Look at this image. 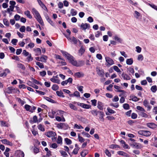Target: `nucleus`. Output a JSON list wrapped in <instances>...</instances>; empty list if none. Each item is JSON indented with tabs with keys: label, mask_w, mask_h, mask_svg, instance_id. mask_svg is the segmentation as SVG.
<instances>
[{
	"label": "nucleus",
	"mask_w": 157,
	"mask_h": 157,
	"mask_svg": "<svg viewBox=\"0 0 157 157\" xmlns=\"http://www.w3.org/2000/svg\"><path fill=\"white\" fill-rule=\"evenodd\" d=\"M32 11L33 13L35 15L36 19L39 23L41 24L43 23V21L42 20V18L39 13L36 10L35 8H33L32 9Z\"/></svg>",
	"instance_id": "1"
},
{
	"label": "nucleus",
	"mask_w": 157,
	"mask_h": 157,
	"mask_svg": "<svg viewBox=\"0 0 157 157\" xmlns=\"http://www.w3.org/2000/svg\"><path fill=\"white\" fill-rule=\"evenodd\" d=\"M105 61L106 62V66L107 67H109L113 64L114 62L113 60L109 57H105Z\"/></svg>",
	"instance_id": "2"
},
{
	"label": "nucleus",
	"mask_w": 157,
	"mask_h": 157,
	"mask_svg": "<svg viewBox=\"0 0 157 157\" xmlns=\"http://www.w3.org/2000/svg\"><path fill=\"white\" fill-rule=\"evenodd\" d=\"M68 60L72 65L77 67L80 66V65L78 64V63L76 60H75L74 58L72 56L69 57Z\"/></svg>",
	"instance_id": "3"
},
{
	"label": "nucleus",
	"mask_w": 157,
	"mask_h": 157,
	"mask_svg": "<svg viewBox=\"0 0 157 157\" xmlns=\"http://www.w3.org/2000/svg\"><path fill=\"white\" fill-rule=\"evenodd\" d=\"M64 35L69 41L73 42L74 44H77L78 40L76 39L75 37L72 36V37H70L69 36H67L66 35L64 34Z\"/></svg>",
	"instance_id": "4"
},
{
	"label": "nucleus",
	"mask_w": 157,
	"mask_h": 157,
	"mask_svg": "<svg viewBox=\"0 0 157 157\" xmlns=\"http://www.w3.org/2000/svg\"><path fill=\"white\" fill-rule=\"evenodd\" d=\"M96 69V71L98 74L100 76L102 77L104 76V70L102 69L100 70V69L98 67H97Z\"/></svg>",
	"instance_id": "5"
},
{
	"label": "nucleus",
	"mask_w": 157,
	"mask_h": 157,
	"mask_svg": "<svg viewBox=\"0 0 157 157\" xmlns=\"http://www.w3.org/2000/svg\"><path fill=\"white\" fill-rule=\"evenodd\" d=\"M45 135H46L48 137H51L55 136L56 135V134L54 132L52 131H50L46 133L45 134Z\"/></svg>",
	"instance_id": "6"
},
{
	"label": "nucleus",
	"mask_w": 157,
	"mask_h": 157,
	"mask_svg": "<svg viewBox=\"0 0 157 157\" xmlns=\"http://www.w3.org/2000/svg\"><path fill=\"white\" fill-rule=\"evenodd\" d=\"M147 125L148 127L151 128H157V125L153 123H147Z\"/></svg>",
	"instance_id": "7"
},
{
	"label": "nucleus",
	"mask_w": 157,
	"mask_h": 157,
	"mask_svg": "<svg viewBox=\"0 0 157 157\" xmlns=\"http://www.w3.org/2000/svg\"><path fill=\"white\" fill-rule=\"evenodd\" d=\"M131 146L134 148L140 149L141 148V146L139 145V144L136 142H133L132 144H130Z\"/></svg>",
	"instance_id": "8"
},
{
	"label": "nucleus",
	"mask_w": 157,
	"mask_h": 157,
	"mask_svg": "<svg viewBox=\"0 0 157 157\" xmlns=\"http://www.w3.org/2000/svg\"><path fill=\"white\" fill-rule=\"evenodd\" d=\"M99 119L100 121L103 122L104 121V113L102 111H100L99 113Z\"/></svg>",
	"instance_id": "9"
},
{
	"label": "nucleus",
	"mask_w": 157,
	"mask_h": 157,
	"mask_svg": "<svg viewBox=\"0 0 157 157\" xmlns=\"http://www.w3.org/2000/svg\"><path fill=\"white\" fill-rule=\"evenodd\" d=\"M85 51V48L82 46H81L78 50V54L79 55L81 56L84 53Z\"/></svg>",
	"instance_id": "10"
},
{
	"label": "nucleus",
	"mask_w": 157,
	"mask_h": 157,
	"mask_svg": "<svg viewBox=\"0 0 157 157\" xmlns=\"http://www.w3.org/2000/svg\"><path fill=\"white\" fill-rule=\"evenodd\" d=\"M121 76L124 80H129L131 79L129 76L126 74H124V72L122 74Z\"/></svg>",
	"instance_id": "11"
},
{
	"label": "nucleus",
	"mask_w": 157,
	"mask_h": 157,
	"mask_svg": "<svg viewBox=\"0 0 157 157\" xmlns=\"http://www.w3.org/2000/svg\"><path fill=\"white\" fill-rule=\"evenodd\" d=\"M34 51L36 52V56H38L41 55V51L40 48H37L34 49Z\"/></svg>",
	"instance_id": "12"
},
{
	"label": "nucleus",
	"mask_w": 157,
	"mask_h": 157,
	"mask_svg": "<svg viewBox=\"0 0 157 157\" xmlns=\"http://www.w3.org/2000/svg\"><path fill=\"white\" fill-rule=\"evenodd\" d=\"M47 59L48 57L47 56L43 55L40 57V61L46 63Z\"/></svg>",
	"instance_id": "13"
},
{
	"label": "nucleus",
	"mask_w": 157,
	"mask_h": 157,
	"mask_svg": "<svg viewBox=\"0 0 157 157\" xmlns=\"http://www.w3.org/2000/svg\"><path fill=\"white\" fill-rule=\"evenodd\" d=\"M117 154L119 155L124 156L126 157H129V155L128 154H127L126 153L123 151H118L117 152Z\"/></svg>",
	"instance_id": "14"
},
{
	"label": "nucleus",
	"mask_w": 157,
	"mask_h": 157,
	"mask_svg": "<svg viewBox=\"0 0 157 157\" xmlns=\"http://www.w3.org/2000/svg\"><path fill=\"white\" fill-rule=\"evenodd\" d=\"M100 111H98L97 110H94L91 111L90 112L93 116H97L99 114Z\"/></svg>",
	"instance_id": "15"
},
{
	"label": "nucleus",
	"mask_w": 157,
	"mask_h": 157,
	"mask_svg": "<svg viewBox=\"0 0 157 157\" xmlns=\"http://www.w3.org/2000/svg\"><path fill=\"white\" fill-rule=\"evenodd\" d=\"M143 132V135L146 136H149L151 134V132L150 131H148L144 130V132Z\"/></svg>",
	"instance_id": "16"
},
{
	"label": "nucleus",
	"mask_w": 157,
	"mask_h": 157,
	"mask_svg": "<svg viewBox=\"0 0 157 157\" xmlns=\"http://www.w3.org/2000/svg\"><path fill=\"white\" fill-rule=\"evenodd\" d=\"M80 106L86 109H89L90 106L88 105L81 103L80 104Z\"/></svg>",
	"instance_id": "17"
},
{
	"label": "nucleus",
	"mask_w": 157,
	"mask_h": 157,
	"mask_svg": "<svg viewBox=\"0 0 157 157\" xmlns=\"http://www.w3.org/2000/svg\"><path fill=\"white\" fill-rule=\"evenodd\" d=\"M61 52L62 53V54H63V56H65L67 59H68L69 57L71 56V55L67 53V52H64L63 51H61Z\"/></svg>",
	"instance_id": "18"
},
{
	"label": "nucleus",
	"mask_w": 157,
	"mask_h": 157,
	"mask_svg": "<svg viewBox=\"0 0 157 157\" xmlns=\"http://www.w3.org/2000/svg\"><path fill=\"white\" fill-rule=\"evenodd\" d=\"M75 75L78 78L82 77L84 75V74L81 72H77L75 74Z\"/></svg>",
	"instance_id": "19"
},
{
	"label": "nucleus",
	"mask_w": 157,
	"mask_h": 157,
	"mask_svg": "<svg viewBox=\"0 0 157 157\" xmlns=\"http://www.w3.org/2000/svg\"><path fill=\"white\" fill-rule=\"evenodd\" d=\"M18 157H24V152L21 151H17V152Z\"/></svg>",
	"instance_id": "20"
},
{
	"label": "nucleus",
	"mask_w": 157,
	"mask_h": 157,
	"mask_svg": "<svg viewBox=\"0 0 157 157\" xmlns=\"http://www.w3.org/2000/svg\"><path fill=\"white\" fill-rule=\"evenodd\" d=\"M81 27L82 28L84 29H86L88 27H90V25L87 23H82L81 26Z\"/></svg>",
	"instance_id": "21"
},
{
	"label": "nucleus",
	"mask_w": 157,
	"mask_h": 157,
	"mask_svg": "<svg viewBox=\"0 0 157 157\" xmlns=\"http://www.w3.org/2000/svg\"><path fill=\"white\" fill-rule=\"evenodd\" d=\"M130 98L131 100L135 101H137L139 99V98H138L137 97L134 95L130 96Z\"/></svg>",
	"instance_id": "22"
},
{
	"label": "nucleus",
	"mask_w": 157,
	"mask_h": 157,
	"mask_svg": "<svg viewBox=\"0 0 157 157\" xmlns=\"http://www.w3.org/2000/svg\"><path fill=\"white\" fill-rule=\"evenodd\" d=\"M126 63L128 65H131L133 63V60L132 59L130 58L127 59Z\"/></svg>",
	"instance_id": "23"
},
{
	"label": "nucleus",
	"mask_w": 157,
	"mask_h": 157,
	"mask_svg": "<svg viewBox=\"0 0 157 157\" xmlns=\"http://www.w3.org/2000/svg\"><path fill=\"white\" fill-rule=\"evenodd\" d=\"M103 104L102 103L98 101V108L101 110L103 109Z\"/></svg>",
	"instance_id": "24"
},
{
	"label": "nucleus",
	"mask_w": 157,
	"mask_h": 157,
	"mask_svg": "<svg viewBox=\"0 0 157 157\" xmlns=\"http://www.w3.org/2000/svg\"><path fill=\"white\" fill-rule=\"evenodd\" d=\"M38 2L40 4V5L44 9L45 8V10L48 11V10L46 7L44 5V4L42 3V2L40 0H37Z\"/></svg>",
	"instance_id": "25"
},
{
	"label": "nucleus",
	"mask_w": 157,
	"mask_h": 157,
	"mask_svg": "<svg viewBox=\"0 0 157 157\" xmlns=\"http://www.w3.org/2000/svg\"><path fill=\"white\" fill-rule=\"evenodd\" d=\"M56 93L57 94L59 97L63 98L65 97L63 95V93L62 91H56Z\"/></svg>",
	"instance_id": "26"
},
{
	"label": "nucleus",
	"mask_w": 157,
	"mask_h": 157,
	"mask_svg": "<svg viewBox=\"0 0 157 157\" xmlns=\"http://www.w3.org/2000/svg\"><path fill=\"white\" fill-rule=\"evenodd\" d=\"M50 80L53 82L56 83H60V80L59 79H56L55 78H51Z\"/></svg>",
	"instance_id": "27"
},
{
	"label": "nucleus",
	"mask_w": 157,
	"mask_h": 157,
	"mask_svg": "<svg viewBox=\"0 0 157 157\" xmlns=\"http://www.w3.org/2000/svg\"><path fill=\"white\" fill-rule=\"evenodd\" d=\"M17 67L19 68H21L23 70H25V67L24 65L21 63L18 64Z\"/></svg>",
	"instance_id": "28"
},
{
	"label": "nucleus",
	"mask_w": 157,
	"mask_h": 157,
	"mask_svg": "<svg viewBox=\"0 0 157 157\" xmlns=\"http://www.w3.org/2000/svg\"><path fill=\"white\" fill-rule=\"evenodd\" d=\"M25 14L29 18H32V16L30 14L29 11L27 10L25 12Z\"/></svg>",
	"instance_id": "29"
},
{
	"label": "nucleus",
	"mask_w": 157,
	"mask_h": 157,
	"mask_svg": "<svg viewBox=\"0 0 157 157\" xmlns=\"http://www.w3.org/2000/svg\"><path fill=\"white\" fill-rule=\"evenodd\" d=\"M14 90H15L14 88H13L11 87H9L8 88V93L10 94L13 92Z\"/></svg>",
	"instance_id": "30"
},
{
	"label": "nucleus",
	"mask_w": 157,
	"mask_h": 157,
	"mask_svg": "<svg viewBox=\"0 0 157 157\" xmlns=\"http://www.w3.org/2000/svg\"><path fill=\"white\" fill-rule=\"evenodd\" d=\"M36 64L38 65L40 68H44V66L43 64L41 63L40 62H36Z\"/></svg>",
	"instance_id": "31"
},
{
	"label": "nucleus",
	"mask_w": 157,
	"mask_h": 157,
	"mask_svg": "<svg viewBox=\"0 0 157 157\" xmlns=\"http://www.w3.org/2000/svg\"><path fill=\"white\" fill-rule=\"evenodd\" d=\"M64 125V123H60V124H58L57 125V127L59 128L62 129L63 128Z\"/></svg>",
	"instance_id": "32"
},
{
	"label": "nucleus",
	"mask_w": 157,
	"mask_h": 157,
	"mask_svg": "<svg viewBox=\"0 0 157 157\" xmlns=\"http://www.w3.org/2000/svg\"><path fill=\"white\" fill-rule=\"evenodd\" d=\"M113 68L114 70L116 71L117 72L120 73V74L121 73V71H120V69L119 68L116 66H114L113 67Z\"/></svg>",
	"instance_id": "33"
},
{
	"label": "nucleus",
	"mask_w": 157,
	"mask_h": 157,
	"mask_svg": "<svg viewBox=\"0 0 157 157\" xmlns=\"http://www.w3.org/2000/svg\"><path fill=\"white\" fill-rule=\"evenodd\" d=\"M31 107V106L30 105H25V109L27 110V111H29L31 112H33V111H31V110H30V108Z\"/></svg>",
	"instance_id": "34"
},
{
	"label": "nucleus",
	"mask_w": 157,
	"mask_h": 157,
	"mask_svg": "<svg viewBox=\"0 0 157 157\" xmlns=\"http://www.w3.org/2000/svg\"><path fill=\"white\" fill-rule=\"evenodd\" d=\"M69 106L71 109H73V110H77V108L76 107V106H75L74 105L72 104H71V103L69 104Z\"/></svg>",
	"instance_id": "35"
},
{
	"label": "nucleus",
	"mask_w": 157,
	"mask_h": 157,
	"mask_svg": "<svg viewBox=\"0 0 157 157\" xmlns=\"http://www.w3.org/2000/svg\"><path fill=\"white\" fill-rule=\"evenodd\" d=\"M79 149V147L75 148L74 149L72 153L75 155L77 154L78 153V151Z\"/></svg>",
	"instance_id": "36"
},
{
	"label": "nucleus",
	"mask_w": 157,
	"mask_h": 157,
	"mask_svg": "<svg viewBox=\"0 0 157 157\" xmlns=\"http://www.w3.org/2000/svg\"><path fill=\"white\" fill-rule=\"evenodd\" d=\"M78 139L79 142L81 143L83 142L85 140L81 136H80V135L79 134L78 135Z\"/></svg>",
	"instance_id": "37"
},
{
	"label": "nucleus",
	"mask_w": 157,
	"mask_h": 157,
	"mask_svg": "<svg viewBox=\"0 0 157 157\" xmlns=\"http://www.w3.org/2000/svg\"><path fill=\"white\" fill-rule=\"evenodd\" d=\"M151 91L153 92H155L157 90V87L156 86H152L151 89Z\"/></svg>",
	"instance_id": "38"
},
{
	"label": "nucleus",
	"mask_w": 157,
	"mask_h": 157,
	"mask_svg": "<svg viewBox=\"0 0 157 157\" xmlns=\"http://www.w3.org/2000/svg\"><path fill=\"white\" fill-rule=\"evenodd\" d=\"M65 141L67 144H70L72 143L71 141L67 138L65 139Z\"/></svg>",
	"instance_id": "39"
},
{
	"label": "nucleus",
	"mask_w": 157,
	"mask_h": 157,
	"mask_svg": "<svg viewBox=\"0 0 157 157\" xmlns=\"http://www.w3.org/2000/svg\"><path fill=\"white\" fill-rule=\"evenodd\" d=\"M58 86L56 84L53 85L52 87V89L54 90H56L58 89Z\"/></svg>",
	"instance_id": "40"
},
{
	"label": "nucleus",
	"mask_w": 157,
	"mask_h": 157,
	"mask_svg": "<svg viewBox=\"0 0 157 157\" xmlns=\"http://www.w3.org/2000/svg\"><path fill=\"white\" fill-rule=\"evenodd\" d=\"M0 122H1V126L6 127L8 126V124H6V121H1Z\"/></svg>",
	"instance_id": "41"
},
{
	"label": "nucleus",
	"mask_w": 157,
	"mask_h": 157,
	"mask_svg": "<svg viewBox=\"0 0 157 157\" xmlns=\"http://www.w3.org/2000/svg\"><path fill=\"white\" fill-rule=\"evenodd\" d=\"M27 59L28 60V62L31 61L33 60V58L31 56V54H29V55L28 56L27 58Z\"/></svg>",
	"instance_id": "42"
},
{
	"label": "nucleus",
	"mask_w": 157,
	"mask_h": 157,
	"mask_svg": "<svg viewBox=\"0 0 157 157\" xmlns=\"http://www.w3.org/2000/svg\"><path fill=\"white\" fill-rule=\"evenodd\" d=\"M114 39L120 43H121L122 41L121 39L116 36L114 37Z\"/></svg>",
	"instance_id": "43"
},
{
	"label": "nucleus",
	"mask_w": 157,
	"mask_h": 157,
	"mask_svg": "<svg viewBox=\"0 0 157 157\" xmlns=\"http://www.w3.org/2000/svg\"><path fill=\"white\" fill-rule=\"evenodd\" d=\"M57 143L58 144H61L62 143V138L61 137L59 136L57 140Z\"/></svg>",
	"instance_id": "44"
},
{
	"label": "nucleus",
	"mask_w": 157,
	"mask_h": 157,
	"mask_svg": "<svg viewBox=\"0 0 157 157\" xmlns=\"http://www.w3.org/2000/svg\"><path fill=\"white\" fill-rule=\"evenodd\" d=\"M136 108L138 110H139L141 111H142V112H145V109L144 108H143L142 107H141L140 106H137L136 107Z\"/></svg>",
	"instance_id": "45"
},
{
	"label": "nucleus",
	"mask_w": 157,
	"mask_h": 157,
	"mask_svg": "<svg viewBox=\"0 0 157 157\" xmlns=\"http://www.w3.org/2000/svg\"><path fill=\"white\" fill-rule=\"evenodd\" d=\"M110 105L113 106L115 108H117L119 106V105L117 103H116L115 104H114L113 103H112L110 104Z\"/></svg>",
	"instance_id": "46"
},
{
	"label": "nucleus",
	"mask_w": 157,
	"mask_h": 157,
	"mask_svg": "<svg viewBox=\"0 0 157 157\" xmlns=\"http://www.w3.org/2000/svg\"><path fill=\"white\" fill-rule=\"evenodd\" d=\"M74 128H76L78 129H80L81 128L83 129V127L80 125H78L77 124H75L74 125Z\"/></svg>",
	"instance_id": "47"
},
{
	"label": "nucleus",
	"mask_w": 157,
	"mask_h": 157,
	"mask_svg": "<svg viewBox=\"0 0 157 157\" xmlns=\"http://www.w3.org/2000/svg\"><path fill=\"white\" fill-rule=\"evenodd\" d=\"M22 54L26 56H28L29 54V53L28 52H27L26 50H23L22 52Z\"/></svg>",
	"instance_id": "48"
},
{
	"label": "nucleus",
	"mask_w": 157,
	"mask_h": 157,
	"mask_svg": "<svg viewBox=\"0 0 157 157\" xmlns=\"http://www.w3.org/2000/svg\"><path fill=\"white\" fill-rule=\"evenodd\" d=\"M123 107L125 109H128L129 107V105L127 103L124 104Z\"/></svg>",
	"instance_id": "49"
},
{
	"label": "nucleus",
	"mask_w": 157,
	"mask_h": 157,
	"mask_svg": "<svg viewBox=\"0 0 157 157\" xmlns=\"http://www.w3.org/2000/svg\"><path fill=\"white\" fill-rule=\"evenodd\" d=\"M77 13V12L76 11H75L74 9H72L71 10V13L72 16H74L76 15Z\"/></svg>",
	"instance_id": "50"
},
{
	"label": "nucleus",
	"mask_w": 157,
	"mask_h": 157,
	"mask_svg": "<svg viewBox=\"0 0 157 157\" xmlns=\"http://www.w3.org/2000/svg\"><path fill=\"white\" fill-rule=\"evenodd\" d=\"M38 128L42 131H44L45 129L41 124H39L38 126Z\"/></svg>",
	"instance_id": "51"
},
{
	"label": "nucleus",
	"mask_w": 157,
	"mask_h": 157,
	"mask_svg": "<svg viewBox=\"0 0 157 157\" xmlns=\"http://www.w3.org/2000/svg\"><path fill=\"white\" fill-rule=\"evenodd\" d=\"M105 153L109 157H110L111 154L108 150L106 149L105 150Z\"/></svg>",
	"instance_id": "52"
},
{
	"label": "nucleus",
	"mask_w": 157,
	"mask_h": 157,
	"mask_svg": "<svg viewBox=\"0 0 157 157\" xmlns=\"http://www.w3.org/2000/svg\"><path fill=\"white\" fill-rule=\"evenodd\" d=\"M2 142L4 144H9L10 143V141L7 140L6 139H4L2 140Z\"/></svg>",
	"instance_id": "53"
},
{
	"label": "nucleus",
	"mask_w": 157,
	"mask_h": 157,
	"mask_svg": "<svg viewBox=\"0 0 157 157\" xmlns=\"http://www.w3.org/2000/svg\"><path fill=\"white\" fill-rule=\"evenodd\" d=\"M3 21L4 23V24L7 26H9V23L8 21L6 19H4L3 20Z\"/></svg>",
	"instance_id": "54"
},
{
	"label": "nucleus",
	"mask_w": 157,
	"mask_h": 157,
	"mask_svg": "<svg viewBox=\"0 0 157 157\" xmlns=\"http://www.w3.org/2000/svg\"><path fill=\"white\" fill-rule=\"evenodd\" d=\"M106 118L109 121H111L115 120L114 117L111 116H108L106 117Z\"/></svg>",
	"instance_id": "55"
},
{
	"label": "nucleus",
	"mask_w": 157,
	"mask_h": 157,
	"mask_svg": "<svg viewBox=\"0 0 157 157\" xmlns=\"http://www.w3.org/2000/svg\"><path fill=\"white\" fill-rule=\"evenodd\" d=\"M25 30V26H22L20 29V31L21 32H24Z\"/></svg>",
	"instance_id": "56"
},
{
	"label": "nucleus",
	"mask_w": 157,
	"mask_h": 157,
	"mask_svg": "<svg viewBox=\"0 0 157 157\" xmlns=\"http://www.w3.org/2000/svg\"><path fill=\"white\" fill-rule=\"evenodd\" d=\"M87 153L86 152V151L85 150L82 151L81 153V155L83 157H85L87 154Z\"/></svg>",
	"instance_id": "57"
},
{
	"label": "nucleus",
	"mask_w": 157,
	"mask_h": 157,
	"mask_svg": "<svg viewBox=\"0 0 157 157\" xmlns=\"http://www.w3.org/2000/svg\"><path fill=\"white\" fill-rule=\"evenodd\" d=\"M119 100V98L117 96H116L114 98L112 99L113 102H117Z\"/></svg>",
	"instance_id": "58"
},
{
	"label": "nucleus",
	"mask_w": 157,
	"mask_h": 157,
	"mask_svg": "<svg viewBox=\"0 0 157 157\" xmlns=\"http://www.w3.org/2000/svg\"><path fill=\"white\" fill-rule=\"evenodd\" d=\"M17 40L16 39H13L12 40L11 43L14 45H16V43L17 42Z\"/></svg>",
	"instance_id": "59"
},
{
	"label": "nucleus",
	"mask_w": 157,
	"mask_h": 157,
	"mask_svg": "<svg viewBox=\"0 0 157 157\" xmlns=\"http://www.w3.org/2000/svg\"><path fill=\"white\" fill-rule=\"evenodd\" d=\"M144 59L143 56L142 55L140 54L138 56V60H141L142 61Z\"/></svg>",
	"instance_id": "60"
},
{
	"label": "nucleus",
	"mask_w": 157,
	"mask_h": 157,
	"mask_svg": "<svg viewBox=\"0 0 157 157\" xmlns=\"http://www.w3.org/2000/svg\"><path fill=\"white\" fill-rule=\"evenodd\" d=\"M91 102H92V104L94 106H96V105L97 104V100L95 99H94L91 100Z\"/></svg>",
	"instance_id": "61"
},
{
	"label": "nucleus",
	"mask_w": 157,
	"mask_h": 157,
	"mask_svg": "<svg viewBox=\"0 0 157 157\" xmlns=\"http://www.w3.org/2000/svg\"><path fill=\"white\" fill-rule=\"evenodd\" d=\"M107 110L108 112L111 113H115V112L113 110L110 109L109 108H108Z\"/></svg>",
	"instance_id": "62"
},
{
	"label": "nucleus",
	"mask_w": 157,
	"mask_h": 157,
	"mask_svg": "<svg viewBox=\"0 0 157 157\" xmlns=\"http://www.w3.org/2000/svg\"><path fill=\"white\" fill-rule=\"evenodd\" d=\"M22 49H17L16 51V54L17 55H19L21 54V53L22 52Z\"/></svg>",
	"instance_id": "63"
},
{
	"label": "nucleus",
	"mask_w": 157,
	"mask_h": 157,
	"mask_svg": "<svg viewBox=\"0 0 157 157\" xmlns=\"http://www.w3.org/2000/svg\"><path fill=\"white\" fill-rule=\"evenodd\" d=\"M136 52L138 53H140L141 52V48L139 46H137L136 47Z\"/></svg>",
	"instance_id": "64"
}]
</instances>
